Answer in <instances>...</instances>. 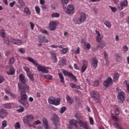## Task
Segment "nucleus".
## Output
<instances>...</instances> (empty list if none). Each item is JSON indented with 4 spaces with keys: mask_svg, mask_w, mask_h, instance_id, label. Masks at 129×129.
Segmentation results:
<instances>
[{
    "mask_svg": "<svg viewBox=\"0 0 129 129\" xmlns=\"http://www.w3.org/2000/svg\"><path fill=\"white\" fill-rule=\"evenodd\" d=\"M19 90L20 91L21 99L19 100V102L23 104L26 108L29 107V102L27 101L28 100V95L26 91L29 90V87L28 85H25V87H23L22 84H18Z\"/></svg>",
    "mask_w": 129,
    "mask_h": 129,
    "instance_id": "f257e3e1",
    "label": "nucleus"
},
{
    "mask_svg": "<svg viewBox=\"0 0 129 129\" xmlns=\"http://www.w3.org/2000/svg\"><path fill=\"white\" fill-rule=\"evenodd\" d=\"M25 59L29 61V62H30L31 63L33 64V65H35V66H36V67L37 68L38 71H39L40 72H42V73L46 74L49 73V71L46 67H43L38 64L37 61H36V60H35L33 58L31 57H27Z\"/></svg>",
    "mask_w": 129,
    "mask_h": 129,
    "instance_id": "f03ea898",
    "label": "nucleus"
},
{
    "mask_svg": "<svg viewBox=\"0 0 129 129\" xmlns=\"http://www.w3.org/2000/svg\"><path fill=\"white\" fill-rule=\"evenodd\" d=\"M86 20V14L82 12L81 13V15L79 18H76L74 19V23L76 25H81L82 23H84L85 20Z\"/></svg>",
    "mask_w": 129,
    "mask_h": 129,
    "instance_id": "7ed1b4c3",
    "label": "nucleus"
},
{
    "mask_svg": "<svg viewBox=\"0 0 129 129\" xmlns=\"http://www.w3.org/2000/svg\"><path fill=\"white\" fill-rule=\"evenodd\" d=\"M48 101L50 104H53V105H59V104H60V101H61V99L59 98L56 99L55 97L51 96L48 98Z\"/></svg>",
    "mask_w": 129,
    "mask_h": 129,
    "instance_id": "20e7f679",
    "label": "nucleus"
},
{
    "mask_svg": "<svg viewBox=\"0 0 129 129\" xmlns=\"http://www.w3.org/2000/svg\"><path fill=\"white\" fill-rule=\"evenodd\" d=\"M91 97L95 102L99 103L100 102V97H99V93L96 91H92L91 93Z\"/></svg>",
    "mask_w": 129,
    "mask_h": 129,
    "instance_id": "39448f33",
    "label": "nucleus"
},
{
    "mask_svg": "<svg viewBox=\"0 0 129 129\" xmlns=\"http://www.w3.org/2000/svg\"><path fill=\"white\" fill-rule=\"evenodd\" d=\"M75 11V8H74V6L73 5H69L67 6V10L66 11L67 14H68L69 15H72L74 14Z\"/></svg>",
    "mask_w": 129,
    "mask_h": 129,
    "instance_id": "423d86ee",
    "label": "nucleus"
},
{
    "mask_svg": "<svg viewBox=\"0 0 129 129\" xmlns=\"http://www.w3.org/2000/svg\"><path fill=\"white\" fill-rule=\"evenodd\" d=\"M127 4L128 2L126 0L121 2L120 3V5L117 6L118 11H122V10H123V8H126V7H127Z\"/></svg>",
    "mask_w": 129,
    "mask_h": 129,
    "instance_id": "0eeeda50",
    "label": "nucleus"
},
{
    "mask_svg": "<svg viewBox=\"0 0 129 129\" xmlns=\"http://www.w3.org/2000/svg\"><path fill=\"white\" fill-rule=\"evenodd\" d=\"M81 43L84 49H86V50H89L90 48H91V45H90V44L89 43L86 42L85 39H82Z\"/></svg>",
    "mask_w": 129,
    "mask_h": 129,
    "instance_id": "6e6552de",
    "label": "nucleus"
},
{
    "mask_svg": "<svg viewBox=\"0 0 129 129\" xmlns=\"http://www.w3.org/2000/svg\"><path fill=\"white\" fill-rule=\"evenodd\" d=\"M19 80H20V81L22 82V83H19V84H22L23 88L25 87L26 85H26V78H25V76L23 74H20Z\"/></svg>",
    "mask_w": 129,
    "mask_h": 129,
    "instance_id": "1a4fd4ad",
    "label": "nucleus"
},
{
    "mask_svg": "<svg viewBox=\"0 0 129 129\" xmlns=\"http://www.w3.org/2000/svg\"><path fill=\"white\" fill-rule=\"evenodd\" d=\"M56 27H57V22L51 21L49 23V31H55L56 30Z\"/></svg>",
    "mask_w": 129,
    "mask_h": 129,
    "instance_id": "9d476101",
    "label": "nucleus"
},
{
    "mask_svg": "<svg viewBox=\"0 0 129 129\" xmlns=\"http://www.w3.org/2000/svg\"><path fill=\"white\" fill-rule=\"evenodd\" d=\"M118 100L120 103H122L124 101V92H120L118 95Z\"/></svg>",
    "mask_w": 129,
    "mask_h": 129,
    "instance_id": "9b49d317",
    "label": "nucleus"
},
{
    "mask_svg": "<svg viewBox=\"0 0 129 129\" xmlns=\"http://www.w3.org/2000/svg\"><path fill=\"white\" fill-rule=\"evenodd\" d=\"M103 85L105 87H109L111 85H112V79L109 78L103 83Z\"/></svg>",
    "mask_w": 129,
    "mask_h": 129,
    "instance_id": "f8f14e48",
    "label": "nucleus"
},
{
    "mask_svg": "<svg viewBox=\"0 0 129 129\" xmlns=\"http://www.w3.org/2000/svg\"><path fill=\"white\" fill-rule=\"evenodd\" d=\"M33 119H34V116L32 114H30L23 118V121L24 122L27 123L28 121H32Z\"/></svg>",
    "mask_w": 129,
    "mask_h": 129,
    "instance_id": "ddd939ff",
    "label": "nucleus"
},
{
    "mask_svg": "<svg viewBox=\"0 0 129 129\" xmlns=\"http://www.w3.org/2000/svg\"><path fill=\"white\" fill-rule=\"evenodd\" d=\"M96 34H97L96 36V41L98 43H100L101 42V40L103 39V35L100 34V32L97 30H95Z\"/></svg>",
    "mask_w": 129,
    "mask_h": 129,
    "instance_id": "4468645a",
    "label": "nucleus"
},
{
    "mask_svg": "<svg viewBox=\"0 0 129 129\" xmlns=\"http://www.w3.org/2000/svg\"><path fill=\"white\" fill-rule=\"evenodd\" d=\"M10 41L12 44L14 45H22L23 44V41L21 39H12L10 40Z\"/></svg>",
    "mask_w": 129,
    "mask_h": 129,
    "instance_id": "2eb2a0df",
    "label": "nucleus"
},
{
    "mask_svg": "<svg viewBox=\"0 0 129 129\" xmlns=\"http://www.w3.org/2000/svg\"><path fill=\"white\" fill-rule=\"evenodd\" d=\"M8 115V111L5 109L2 108L0 110V117L1 118H5Z\"/></svg>",
    "mask_w": 129,
    "mask_h": 129,
    "instance_id": "dca6fc26",
    "label": "nucleus"
},
{
    "mask_svg": "<svg viewBox=\"0 0 129 129\" xmlns=\"http://www.w3.org/2000/svg\"><path fill=\"white\" fill-rule=\"evenodd\" d=\"M98 64V60L96 57H93L92 59L91 66L94 67V68H96Z\"/></svg>",
    "mask_w": 129,
    "mask_h": 129,
    "instance_id": "f3484780",
    "label": "nucleus"
},
{
    "mask_svg": "<svg viewBox=\"0 0 129 129\" xmlns=\"http://www.w3.org/2000/svg\"><path fill=\"white\" fill-rule=\"evenodd\" d=\"M42 122L43 127L45 129H51L50 126H49V124H48V121H47V119L45 117H43L42 119Z\"/></svg>",
    "mask_w": 129,
    "mask_h": 129,
    "instance_id": "a211bd4d",
    "label": "nucleus"
},
{
    "mask_svg": "<svg viewBox=\"0 0 129 129\" xmlns=\"http://www.w3.org/2000/svg\"><path fill=\"white\" fill-rule=\"evenodd\" d=\"M78 123L80 125V126L82 127H84V128H85L88 125V123L87 122H83L82 120H78Z\"/></svg>",
    "mask_w": 129,
    "mask_h": 129,
    "instance_id": "6ab92c4d",
    "label": "nucleus"
},
{
    "mask_svg": "<svg viewBox=\"0 0 129 129\" xmlns=\"http://www.w3.org/2000/svg\"><path fill=\"white\" fill-rule=\"evenodd\" d=\"M77 121L75 119H71L69 121V124H71V125H73L75 126V127H78V125H77Z\"/></svg>",
    "mask_w": 129,
    "mask_h": 129,
    "instance_id": "aec40b11",
    "label": "nucleus"
},
{
    "mask_svg": "<svg viewBox=\"0 0 129 129\" xmlns=\"http://www.w3.org/2000/svg\"><path fill=\"white\" fill-rule=\"evenodd\" d=\"M39 39V42H45V43H48L49 42V40L46 39V37L44 36H40L38 37Z\"/></svg>",
    "mask_w": 129,
    "mask_h": 129,
    "instance_id": "412c9836",
    "label": "nucleus"
},
{
    "mask_svg": "<svg viewBox=\"0 0 129 129\" xmlns=\"http://www.w3.org/2000/svg\"><path fill=\"white\" fill-rule=\"evenodd\" d=\"M118 78H119V74L118 73H115L114 74V77L113 78V82H117V80H118Z\"/></svg>",
    "mask_w": 129,
    "mask_h": 129,
    "instance_id": "4be33fe9",
    "label": "nucleus"
},
{
    "mask_svg": "<svg viewBox=\"0 0 129 129\" xmlns=\"http://www.w3.org/2000/svg\"><path fill=\"white\" fill-rule=\"evenodd\" d=\"M66 99L69 104H72L74 102V99L71 98L69 96H67Z\"/></svg>",
    "mask_w": 129,
    "mask_h": 129,
    "instance_id": "5701e85b",
    "label": "nucleus"
},
{
    "mask_svg": "<svg viewBox=\"0 0 129 129\" xmlns=\"http://www.w3.org/2000/svg\"><path fill=\"white\" fill-rule=\"evenodd\" d=\"M59 66H66V60L65 59H61L58 61Z\"/></svg>",
    "mask_w": 129,
    "mask_h": 129,
    "instance_id": "b1692460",
    "label": "nucleus"
},
{
    "mask_svg": "<svg viewBox=\"0 0 129 129\" xmlns=\"http://www.w3.org/2000/svg\"><path fill=\"white\" fill-rule=\"evenodd\" d=\"M23 13L26 15H27V16H30V15H31V11H30V9H29V8L28 7H25L24 8Z\"/></svg>",
    "mask_w": 129,
    "mask_h": 129,
    "instance_id": "393cba45",
    "label": "nucleus"
},
{
    "mask_svg": "<svg viewBox=\"0 0 129 129\" xmlns=\"http://www.w3.org/2000/svg\"><path fill=\"white\" fill-rule=\"evenodd\" d=\"M70 79H72L73 81L74 82H77V78H76V77L73 75V74L71 73V75L69 77Z\"/></svg>",
    "mask_w": 129,
    "mask_h": 129,
    "instance_id": "a878e982",
    "label": "nucleus"
},
{
    "mask_svg": "<svg viewBox=\"0 0 129 129\" xmlns=\"http://www.w3.org/2000/svg\"><path fill=\"white\" fill-rule=\"evenodd\" d=\"M15 69H14L13 68H10L9 71L7 72L8 75H14V74H15Z\"/></svg>",
    "mask_w": 129,
    "mask_h": 129,
    "instance_id": "bb28decb",
    "label": "nucleus"
},
{
    "mask_svg": "<svg viewBox=\"0 0 129 129\" xmlns=\"http://www.w3.org/2000/svg\"><path fill=\"white\" fill-rule=\"evenodd\" d=\"M68 47L63 48L62 49V50H60L61 54L62 55H64V54H66L67 52H68Z\"/></svg>",
    "mask_w": 129,
    "mask_h": 129,
    "instance_id": "cd10ccee",
    "label": "nucleus"
},
{
    "mask_svg": "<svg viewBox=\"0 0 129 129\" xmlns=\"http://www.w3.org/2000/svg\"><path fill=\"white\" fill-rule=\"evenodd\" d=\"M17 3L21 6V7H26V4L23 0H17Z\"/></svg>",
    "mask_w": 129,
    "mask_h": 129,
    "instance_id": "c85d7f7f",
    "label": "nucleus"
},
{
    "mask_svg": "<svg viewBox=\"0 0 129 129\" xmlns=\"http://www.w3.org/2000/svg\"><path fill=\"white\" fill-rule=\"evenodd\" d=\"M0 36L2 38H5L6 37V32H5V30L4 29L0 30Z\"/></svg>",
    "mask_w": 129,
    "mask_h": 129,
    "instance_id": "c756f323",
    "label": "nucleus"
},
{
    "mask_svg": "<svg viewBox=\"0 0 129 129\" xmlns=\"http://www.w3.org/2000/svg\"><path fill=\"white\" fill-rule=\"evenodd\" d=\"M75 117L78 120H82L81 119H82V115H80V114H76Z\"/></svg>",
    "mask_w": 129,
    "mask_h": 129,
    "instance_id": "7c9ffc66",
    "label": "nucleus"
},
{
    "mask_svg": "<svg viewBox=\"0 0 129 129\" xmlns=\"http://www.w3.org/2000/svg\"><path fill=\"white\" fill-rule=\"evenodd\" d=\"M51 18H59L60 17V14L57 13H53L51 14Z\"/></svg>",
    "mask_w": 129,
    "mask_h": 129,
    "instance_id": "2f4dec72",
    "label": "nucleus"
},
{
    "mask_svg": "<svg viewBox=\"0 0 129 129\" xmlns=\"http://www.w3.org/2000/svg\"><path fill=\"white\" fill-rule=\"evenodd\" d=\"M59 77L60 80V82H61V83H64L65 82L64 81V77L63 76L62 73H60L59 74Z\"/></svg>",
    "mask_w": 129,
    "mask_h": 129,
    "instance_id": "473e14b6",
    "label": "nucleus"
},
{
    "mask_svg": "<svg viewBox=\"0 0 129 129\" xmlns=\"http://www.w3.org/2000/svg\"><path fill=\"white\" fill-rule=\"evenodd\" d=\"M27 76L29 77L30 80L31 81H34V75L32 74L31 73H27Z\"/></svg>",
    "mask_w": 129,
    "mask_h": 129,
    "instance_id": "72a5a7b5",
    "label": "nucleus"
},
{
    "mask_svg": "<svg viewBox=\"0 0 129 129\" xmlns=\"http://www.w3.org/2000/svg\"><path fill=\"white\" fill-rule=\"evenodd\" d=\"M104 25H105L107 28H111V24L108 21H105Z\"/></svg>",
    "mask_w": 129,
    "mask_h": 129,
    "instance_id": "f704fd0d",
    "label": "nucleus"
},
{
    "mask_svg": "<svg viewBox=\"0 0 129 129\" xmlns=\"http://www.w3.org/2000/svg\"><path fill=\"white\" fill-rule=\"evenodd\" d=\"M104 56L106 63H108V55L107 54V53H106V52L105 51H104Z\"/></svg>",
    "mask_w": 129,
    "mask_h": 129,
    "instance_id": "c9c22d12",
    "label": "nucleus"
},
{
    "mask_svg": "<svg viewBox=\"0 0 129 129\" xmlns=\"http://www.w3.org/2000/svg\"><path fill=\"white\" fill-rule=\"evenodd\" d=\"M59 117H58V116L56 114L53 115V118L52 119V121H59Z\"/></svg>",
    "mask_w": 129,
    "mask_h": 129,
    "instance_id": "e433bc0d",
    "label": "nucleus"
},
{
    "mask_svg": "<svg viewBox=\"0 0 129 129\" xmlns=\"http://www.w3.org/2000/svg\"><path fill=\"white\" fill-rule=\"evenodd\" d=\"M43 76L46 79H48L49 80H52L53 77L50 75H46L42 76Z\"/></svg>",
    "mask_w": 129,
    "mask_h": 129,
    "instance_id": "4c0bfd02",
    "label": "nucleus"
},
{
    "mask_svg": "<svg viewBox=\"0 0 129 129\" xmlns=\"http://www.w3.org/2000/svg\"><path fill=\"white\" fill-rule=\"evenodd\" d=\"M124 85L125 86L127 89V92H129V84L127 83V81H125L124 82Z\"/></svg>",
    "mask_w": 129,
    "mask_h": 129,
    "instance_id": "58836bf2",
    "label": "nucleus"
},
{
    "mask_svg": "<svg viewBox=\"0 0 129 129\" xmlns=\"http://www.w3.org/2000/svg\"><path fill=\"white\" fill-rule=\"evenodd\" d=\"M5 43H6L7 45H10V40L9 38L5 36L3 38Z\"/></svg>",
    "mask_w": 129,
    "mask_h": 129,
    "instance_id": "ea45409f",
    "label": "nucleus"
},
{
    "mask_svg": "<svg viewBox=\"0 0 129 129\" xmlns=\"http://www.w3.org/2000/svg\"><path fill=\"white\" fill-rule=\"evenodd\" d=\"M14 126L15 129L21 128V125L20 124V123L19 122H16L14 125Z\"/></svg>",
    "mask_w": 129,
    "mask_h": 129,
    "instance_id": "a19ab883",
    "label": "nucleus"
},
{
    "mask_svg": "<svg viewBox=\"0 0 129 129\" xmlns=\"http://www.w3.org/2000/svg\"><path fill=\"white\" fill-rule=\"evenodd\" d=\"M115 108V114L116 115H118L119 114V109L117 108L116 106L114 107Z\"/></svg>",
    "mask_w": 129,
    "mask_h": 129,
    "instance_id": "79ce46f5",
    "label": "nucleus"
},
{
    "mask_svg": "<svg viewBox=\"0 0 129 129\" xmlns=\"http://www.w3.org/2000/svg\"><path fill=\"white\" fill-rule=\"evenodd\" d=\"M7 126V121L4 120L2 122V126L1 129H5V127Z\"/></svg>",
    "mask_w": 129,
    "mask_h": 129,
    "instance_id": "37998d69",
    "label": "nucleus"
},
{
    "mask_svg": "<svg viewBox=\"0 0 129 129\" xmlns=\"http://www.w3.org/2000/svg\"><path fill=\"white\" fill-rule=\"evenodd\" d=\"M35 12L38 14V15H40V13L41 12V9H40V7L38 6H35Z\"/></svg>",
    "mask_w": 129,
    "mask_h": 129,
    "instance_id": "c03bdc74",
    "label": "nucleus"
},
{
    "mask_svg": "<svg viewBox=\"0 0 129 129\" xmlns=\"http://www.w3.org/2000/svg\"><path fill=\"white\" fill-rule=\"evenodd\" d=\"M3 106H4L5 107V108H11V107H12V105H11V104H10L9 103L4 104L3 105Z\"/></svg>",
    "mask_w": 129,
    "mask_h": 129,
    "instance_id": "a18cd8bd",
    "label": "nucleus"
},
{
    "mask_svg": "<svg viewBox=\"0 0 129 129\" xmlns=\"http://www.w3.org/2000/svg\"><path fill=\"white\" fill-rule=\"evenodd\" d=\"M86 69H87V67L83 66L81 68V72L82 73H84Z\"/></svg>",
    "mask_w": 129,
    "mask_h": 129,
    "instance_id": "49530a36",
    "label": "nucleus"
},
{
    "mask_svg": "<svg viewBox=\"0 0 129 129\" xmlns=\"http://www.w3.org/2000/svg\"><path fill=\"white\" fill-rule=\"evenodd\" d=\"M49 53L51 56V58H53V57H56V53H55L53 51H52V50H50L49 51Z\"/></svg>",
    "mask_w": 129,
    "mask_h": 129,
    "instance_id": "de8ad7c7",
    "label": "nucleus"
},
{
    "mask_svg": "<svg viewBox=\"0 0 129 129\" xmlns=\"http://www.w3.org/2000/svg\"><path fill=\"white\" fill-rule=\"evenodd\" d=\"M104 47H105V42H102L99 46H97V48H101L102 49Z\"/></svg>",
    "mask_w": 129,
    "mask_h": 129,
    "instance_id": "09e8293b",
    "label": "nucleus"
},
{
    "mask_svg": "<svg viewBox=\"0 0 129 129\" xmlns=\"http://www.w3.org/2000/svg\"><path fill=\"white\" fill-rule=\"evenodd\" d=\"M9 64H14L15 63V58L14 57H11L9 59Z\"/></svg>",
    "mask_w": 129,
    "mask_h": 129,
    "instance_id": "8fccbe9b",
    "label": "nucleus"
},
{
    "mask_svg": "<svg viewBox=\"0 0 129 129\" xmlns=\"http://www.w3.org/2000/svg\"><path fill=\"white\" fill-rule=\"evenodd\" d=\"M99 85V81H95L94 82L93 86H95V87H97Z\"/></svg>",
    "mask_w": 129,
    "mask_h": 129,
    "instance_id": "3c124183",
    "label": "nucleus"
},
{
    "mask_svg": "<svg viewBox=\"0 0 129 129\" xmlns=\"http://www.w3.org/2000/svg\"><path fill=\"white\" fill-rule=\"evenodd\" d=\"M64 111H66V107H62L60 108V113H64Z\"/></svg>",
    "mask_w": 129,
    "mask_h": 129,
    "instance_id": "603ef678",
    "label": "nucleus"
},
{
    "mask_svg": "<svg viewBox=\"0 0 129 129\" xmlns=\"http://www.w3.org/2000/svg\"><path fill=\"white\" fill-rule=\"evenodd\" d=\"M62 5H67L69 3V0H60Z\"/></svg>",
    "mask_w": 129,
    "mask_h": 129,
    "instance_id": "864d4df0",
    "label": "nucleus"
},
{
    "mask_svg": "<svg viewBox=\"0 0 129 129\" xmlns=\"http://www.w3.org/2000/svg\"><path fill=\"white\" fill-rule=\"evenodd\" d=\"M23 69L26 71L27 74L28 75V73L30 72V69L27 67H23Z\"/></svg>",
    "mask_w": 129,
    "mask_h": 129,
    "instance_id": "5fc2aeb1",
    "label": "nucleus"
},
{
    "mask_svg": "<svg viewBox=\"0 0 129 129\" xmlns=\"http://www.w3.org/2000/svg\"><path fill=\"white\" fill-rule=\"evenodd\" d=\"M128 50V47H127V46L124 45L123 47V51L124 53L127 52Z\"/></svg>",
    "mask_w": 129,
    "mask_h": 129,
    "instance_id": "6e6d98bb",
    "label": "nucleus"
},
{
    "mask_svg": "<svg viewBox=\"0 0 129 129\" xmlns=\"http://www.w3.org/2000/svg\"><path fill=\"white\" fill-rule=\"evenodd\" d=\"M63 73L64 75H66V76H68V77H69V76H70V75L71 74V73H69L66 71H63Z\"/></svg>",
    "mask_w": 129,
    "mask_h": 129,
    "instance_id": "4d7b16f0",
    "label": "nucleus"
},
{
    "mask_svg": "<svg viewBox=\"0 0 129 129\" xmlns=\"http://www.w3.org/2000/svg\"><path fill=\"white\" fill-rule=\"evenodd\" d=\"M89 121H90V124H91L92 125H93L94 123V120H93V118L92 117H89Z\"/></svg>",
    "mask_w": 129,
    "mask_h": 129,
    "instance_id": "13d9d810",
    "label": "nucleus"
},
{
    "mask_svg": "<svg viewBox=\"0 0 129 129\" xmlns=\"http://www.w3.org/2000/svg\"><path fill=\"white\" fill-rule=\"evenodd\" d=\"M29 25H30L31 30L32 31L34 30V28H35V24L33 22H30Z\"/></svg>",
    "mask_w": 129,
    "mask_h": 129,
    "instance_id": "bf43d9fd",
    "label": "nucleus"
},
{
    "mask_svg": "<svg viewBox=\"0 0 129 129\" xmlns=\"http://www.w3.org/2000/svg\"><path fill=\"white\" fill-rule=\"evenodd\" d=\"M19 51L20 53H21V54H24L25 53V50L24 49V48H20L19 49Z\"/></svg>",
    "mask_w": 129,
    "mask_h": 129,
    "instance_id": "052dcab7",
    "label": "nucleus"
},
{
    "mask_svg": "<svg viewBox=\"0 0 129 129\" xmlns=\"http://www.w3.org/2000/svg\"><path fill=\"white\" fill-rule=\"evenodd\" d=\"M116 60L117 61H118V60H122V57H121V56L119 55V54H117L116 55Z\"/></svg>",
    "mask_w": 129,
    "mask_h": 129,
    "instance_id": "680f3d73",
    "label": "nucleus"
},
{
    "mask_svg": "<svg viewBox=\"0 0 129 129\" xmlns=\"http://www.w3.org/2000/svg\"><path fill=\"white\" fill-rule=\"evenodd\" d=\"M109 8H110V10L113 12V13H115L116 11V8L115 7H112L111 6H109Z\"/></svg>",
    "mask_w": 129,
    "mask_h": 129,
    "instance_id": "e2e57ef3",
    "label": "nucleus"
},
{
    "mask_svg": "<svg viewBox=\"0 0 129 129\" xmlns=\"http://www.w3.org/2000/svg\"><path fill=\"white\" fill-rule=\"evenodd\" d=\"M15 5H16V1H13L9 4L10 8H13Z\"/></svg>",
    "mask_w": 129,
    "mask_h": 129,
    "instance_id": "0e129e2a",
    "label": "nucleus"
},
{
    "mask_svg": "<svg viewBox=\"0 0 129 129\" xmlns=\"http://www.w3.org/2000/svg\"><path fill=\"white\" fill-rule=\"evenodd\" d=\"M33 124H35V125L41 124V122L39 120H37L33 122Z\"/></svg>",
    "mask_w": 129,
    "mask_h": 129,
    "instance_id": "69168bd1",
    "label": "nucleus"
},
{
    "mask_svg": "<svg viewBox=\"0 0 129 129\" xmlns=\"http://www.w3.org/2000/svg\"><path fill=\"white\" fill-rule=\"evenodd\" d=\"M5 78H4V77L0 76V84L3 83V82H5Z\"/></svg>",
    "mask_w": 129,
    "mask_h": 129,
    "instance_id": "338daca9",
    "label": "nucleus"
},
{
    "mask_svg": "<svg viewBox=\"0 0 129 129\" xmlns=\"http://www.w3.org/2000/svg\"><path fill=\"white\" fill-rule=\"evenodd\" d=\"M17 111H18V112H23V111L25 110V109L24 108V107H21V108L17 109Z\"/></svg>",
    "mask_w": 129,
    "mask_h": 129,
    "instance_id": "774afa93",
    "label": "nucleus"
}]
</instances>
